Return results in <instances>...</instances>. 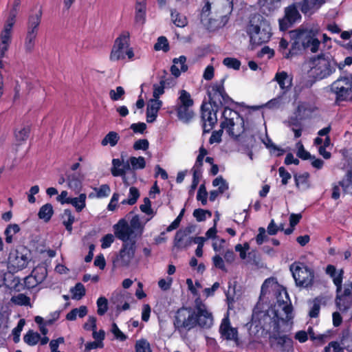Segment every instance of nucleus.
Instances as JSON below:
<instances>
[{"instance_id": "nucleus-1", "label": "nucleus", "mask_w": 352, "mask_h": 352, "mask_svg": "<svg viewBox=\"0 0 352 352\" xmlns=\"http://www.w3.org/2000/svg\"><path fill=\"white\" fill-rule=\"evenodd\" d=\"M226 77L220 80L210 83L206 87V94L208 102L205 100L201 105V120L203 133H208L217 122V112L224 107L222 116L224 120L221 122V129L214 131L209 138V143H220L223 129L228 135L237 138L241 133L245 131L244 119L240 114L230 108V106L236 104L227 94L224 83Z\"/></svg>"}, {"instance_id": "nucleus-2", "label": "nucleus", "mask_w": 352, "mask_h": 352, "mask_svg": "<svg viewBox=\"0 0 352 352\" xmlns=\"http://www.w3.org/2000/svg\"><path fill=\"white\" fill-rule=\"evenodd\" d=\"M317 28H298L289 32L291 51L289 54H300L303 50L309 49L312 53L318 52L320 41L317 38Z\"/></svg>"}, {"instance_id": "nucleus-3", "label": "nucleus", "mask_w": 352, "mask_h": 352, "mask_svg": "<svg viewBox=\"0 0 352 352\" xmlns=\"http://www.w3.org/2000/svg\"><path fill=\"white\" fill-rule=\"evenodd\" d=\"M284 319L278 314V311L274 307H270L267 310H259L256 306L252 315V322L263 330L272 329L274 332L278 333L280 330V322Z\"/></svg>"}, {"instance_id": "nucleus-4", "label": "nucleus", "mask_w": 352, "mask_h": 352, "mask_svg": "<svg viewBox=\"0 0 352 352\" xmlns=\"http://www.w3.org/2000/svg\"><path fill=\"white\" fill-rule=\"evenodd\" d=\"M311 76L315 80L327 78L336 70V60L330 55L324 53L311 58Z\"/></svg>"}, {"instance_id": "nucleus-5", "label": "nucleus", "mask_w": 352, "mask_h": 352, "mask_svg": "<svg viewBox=\"0 0 352 352\" xmlns=\"http://www.w3.org/2000/svg\"><path fill=\"white\" fill-rule=\"evenodd\" d=\"M269 25L261 21L259 24H255L254 20H250L247 27V34L250 37V49L254 50L258 46L267 43L272 36Z\"/></svg>"}, {"instance_id": "nucleus-6", "label": "nucleus", "mask_w": 352, "mask_h": 352, "mask_svg": "<svg viewBox=\"0 0 352 352\" xmlns=\"http://www.w3.org/2000/svg\"><path fill=\"white\" fill-rule=\"evenodd\" d=\"M330 92L335 95V104L352 102V75L339 76L329 85Z\"/></svg>"}, {"instance_id": "nucleus-7", "label": "nucleus", "mask_w": 352, "mask_h": 352, "mask_svg": "<svg viewBox=\"0 0 352 352\" xmlns=\"http://www.w3.org/2000/svg\"><path fill=\"white\" fill-rule=\"evenodd\" d=\"M129 41L130 35L128 32H122L116 38L109 56L111 61L124 60L126 56L129 60H133L134 52L133 48L130 47Z\"/></svg>"}, {"instance_id": "nucleus-8", "label": "nucleus", "mask_w": 352, "mask_h": 352, "mask_svg": "<svg viewBox=\"0 0 352 352\" xmlns=\"http://www.w3.org/2000/svg\"><path fill=\"white\" fill-rule=\"evenodd\" d=\"M173 326L175 331L180 333L196 327L195 311L191 307H186L178 309L173 318Z\"/></svg>"}, {"instance_id": "nucleus-9", "label": "nucleus", "mask_w": 352, "mask_h": 352, "mask_svg": "<svg viewBox=\"0 0 352 352\" xmlns=\"http://www.w3.org/2000/svg\"><path fill=\"white\" fill-rule=\"evenodd\" d=\"M289 269L297 286L307 288L313 285L314 271L304 263L294 262Z\"/></svg>"}, {"instance_id": "nucleus-10", "label": "nucleus", "mask_w": 352, "mask_h": 352, "mask_svg": "<svg viewBox=\"0 0 352 352\" xmlns=\"http://www.w3.org/2000/svg\"><path fill=\"white\" fill-rule=\"evenodd\" d=\"M194 101L189 92L184 89L179 91V96L175 107V111L179 120L185 123H188L195 116L194 111L191 107Z\"/></svg>"}, {"instance_id": "nucleus-11", "label": "nucleus", "mask_w": 352, "mask_h": 352, "mask_svg": "<svg viewBox=\"0 0 352 352\" xmlns=\"http://www.w3.org/2000/svg\"><path fill=\"white\" fill-rule=\"evenodd\" d=\"M301 19V15L296 3L285 8L284 16L278 20L279 29L282 32L287 31L297 21Z\"/></svg>"}, {"instance_id": "nucleus-12", "label": "nucleus", "mask_w": 352, "mask_h": 352, "mask_svg": "<svg viewBox=\"0 0 352 352\" xmlns=\"http://www.w3.org/2000/svg\"><path fill=\"white\" fill-rule=\"evenodd\" d=\"M219 331L221 338L226 340H232L236 346H239L240 339L238 329L231 326L228 314L222 319Z\"/></svg>"}, {"instance_id": "nucleus-13", "label": "nucleus", "mask_w": 352, "mask_h": 352, "mask_svg": "<svg viewBox=\"0 0 352 352\" xmlns=\"http://www.w3.org/2000/svg\"><path fill=\"white\" fill-rule=\"evenodd\" d=\"M136 250V242L135 240H130L129 242H123L122 248L117 256V260L120 262L123 267L129 265L131 260L134 258Z\"/></svg>"}, {"instance_id": "nucleus-14", "label": "nucleus", "mask_w": 352, "mask_h": 352, "mask_svg": "<svg viewBox=\"0 0 352 352\" xmlns=\"http://www.w3.org/2000/svg\"><path fill=\"white\" fill-rule=\"evenodd\" d=\"M347 298H352V282L346 283L344 289L336 292V302L341 311H346L351 305V300H348Z\"/></svg>"}, {"instance_id": "nucleus-15", "label": "nucleus", "mask_w": 352, "mask_h": 352, "mask_svg": "<svg viewBox=\"0 0 352 352\" xmlns=\"http://www.w3.org/2000/svg\"><path fill=\"white\" fill-rule=\"evenodd\" d=\"M113 228L116 236L123 242H129L130 236L134 232L124 219H121Z\"/></svg>"}, {"instance_id": "nucleus-16", "label": "nucleus", "mask_w": 352, "mask_h": 352, "mask_svg": "<svg viewBox=\"0 0 352 352\" xmlns=\"http://www.w3.org/2000/svg\"><path fill=\"white\" fill-rule=\"evenodd\" d=\"M192 226H187L184 229H179L175 233L173 245L177 249L186 248L190 245V237L188 236L192 232Z\"/></svg>"}, {"instance_id": "nucleus-17", "label": "nucleus", "mask_w": 352, "mask_h": 352, "mask_svg": "<svg viewBox=\"0 0 352 352\" xmlns=\"http://www.w3.org/2000/svg\"><path fill=\"white\" fill-rule=\"evenodd\" d=\"M196 327L201 329H210L213 324V316L208 309L195 312Z\"/></svg>"}, {"instance_id": "nucleus-18", "label": "nucleus", "mask_w": 352, "mask_h": 352, "mask_svg": "<svg viewBox=\"0 0 352 352\" xmlns=\"http://www.w3.org/2000/svg\"><path fill=\"white\" fill-rule=\"evenodd\" d=\"M212 186L216 187L219 186L218 190H213L210 192L209 200L210 201H214L219 194H223L227 190H228V184L221 175L218 176L212 181Z\"/></svg>"}, {"instance_id": "nucleus-19", "label": "nucleus", "mask_w": 352, "mask_h": 352, "mask_svg": "<svg viewBox=\"0 0 352 352\" xmlns=\"http://www.w3.org/2000/svg\"><path fill=\"white\" fill-rule=\"evenodd\" d=\"M162 106V102L160 100L151 99L146 108V122L152 123L155 121L159 110Z\"/></svg>"}, {"instance_id": "nucleus-20", "label": "nucleus", "mask_w": 352, "mask_h": 352, "mask_svg": "<svg viewBox=\"0 0 352 352\" xmlns=\"http://www.w3.org/2000/svg\"><path fill=\"white\" fill-rule=\"evenodd\" d=\"M274 80L278 84L283 94H286L292 87V78L289 77L285 71L277 72L275 75Z\"/></svg>"}, {"instance_id": "nucleus-21", "label": "nucleus", "mask_w": 352, "mask_h": 352, "mask_svg": "<svg viewBox=\"0 0 352 352\" xmlns=\"http://www.w3.org/2000/svg\"><path fill=\"white\" fill-rule=\"evenodd\" d=\"M41 9H39L35 14H31L29 16L27 25V33L38 34V27L41 21Z\"/></svg>"}, {"instance_id": "nucleus-22", "label": "nucleus", "mask_w": 352, "mask_h": 352, "mask_svg": "<svg viewBox=\"0 0 352 352\" xmlns=\"http://www.w3.org/2000/svg\"><path fill=\"white\" fill-rule=\"evenodd\" d=\"M135 22L143 25L146 21V1L137 0L135 6Z\"/></svg>"}, {"instance_id": "nucleus-23", "label": "nucleus", "mask_w": 352, "mask_h": 352, "mask_svg": "<svg viewBox=\"0 0 352 352\" xmlns=\"http://www.w3.org/2000/svg\"><path fill=\"white\" fill-rule=\"evenodd\" d=\"M324 2L325 0H302L298 3V6L301 12L307 14H311L314 10H318Z\"/></svg>"}, {"instance_id": "nucleus-24", "label": "nucleus", "mask_w": 352, "mask_h": 352, "mask_svg": "<svg viewBox=\"0 0 352 352\" xmlns=\"http://www.w3.org/2000/svg\"><path fill=\"white\" fill-rule=\"evenodd\" d=\"M123 164V161L120 160V159H113L112 160V165L113 167L111 169V174L113 177H118V176H122L123 177V182L124 184L126 183V179L124 177L125 175V170L126 169L129 168V164H126L124 165V167L122 168H119L120 166H122Z\"/></svg>"}, {"instance_id": "nucleus-25", "label": "nucleus", "mask_w": 352, "mask_h": 352, "mask_svg": "<svg viewBox=\"0 0 352 352\" xmlns=\"http://www.w3.org/2000/svg\"><path fill=\"white\" fill-rule=\"evenodd\" d=\"M29 258L27 254L20 252L19 250L16 251L15 257L12 261V265L16 270H22L28 266Z\"/></svg>"}, {"instance_id": "nucleus-26", "label": "nucleus", "mask_w": 352, "mask_h": 352, "mask_svg": "<svg viewBox=\"0 0 352 352\" xmlns=\"http://www.w3.org/2000/svg\"><path fill=\"white\" fill-rule=\"evenodd\" d=\"M309 177L310 175L308 172L302 174H294V177L296 188L300 190H307L310 187Z\"/></svg>"}, {"instance_id": "nucleus-27", "label": "nucleus", "mask_w": 352, "mask_h": 352, "mask_svg": "<svg viewBox=\"0 0 352 352\" xmlns=\"http://www.w3.org/2000/svg\"><path fill=\"white\" fill-rule=\"evenodd\" d=\"M86 194L81 193L78 197H68L65 201L66 204H71L75 207L77 212H81L86 206Z\"/></svg>"}, {"instance_id": "nucleus-28", "label": "nucleus", "mask_w": 352, "mask_h": 352, "mask_svg": "<svg viewBox=\"0 0 352 352\" xmlns=\"http://www.w3.org/2000/svg\"><path fill=\"white\" fill-rule=\"evenodd\" d=\"M170 17L173 23L178 28H184L188 25L187 17L176 9L170 10Z\"/></svg>"}, {"instance_id": "nucleus-29", "label": "nucleus", "mask_w": 352, "mask_h": 352, "mask_svg": "<svg viewBox=\"0 0 352 352\" xmlns=\"http://www.w3.org/2000/svg\"><path fill=\"white\" fill-rule=\"evenodd\" d=\"M68 187L74 190H80L82 188V179L79 174L73 173L67 176Z\"/></svg>"}, {"instance_id": "nucleus-30", "label": "nucleus", "mask_w": 352, "mask_h": 352, "mask_svg": "<svg viewBox=\"0 0 352 352\" xmlns=\"http://www.w3.org/2000/svg\"><path fill=\"white\" fill-rule=\"evenodd\" d=\"M274 338L276 340V344L280 347L282 351H289L293 348V341L288 336H276Z\"/></svg>"}, {"instance_id": "nucleus-31", "label": "nucleus", "mask_w": 352, "mask_h": 352, "mask_svg": "<svg viewBox=\"0 0 352 352\" xmlns=\"http://www.w3.org/2000/svg\"><path fill=\"white\" fill-rule=\"evenodd\" d=\"M61 219L63 220V224L65 226V229L71 233L72 231V225L75 221L74 216L72 214V212L69 209H65L62 214Z\"/></svg>"}, {"instance_id": "nucleus-32", "label": "nucleus", "mask_w": 352, "mask_h": 352, "mask_svg": "<svg viewBox=\"0 0 352 352\" xmlns=\"http://www.w3.org/2000/svg\"><path fill=\"white\" fill-rule=\"evenodd\" d=\"M54 214V210L51 204H45L42 206L38 211V216L39 219L48 222Z\"/></svg>"}, {"instance_id": "nucleus-33", "label": "nucleus", "mask_w": 352, "mask_h": 352, "mask_svg": "<svg viewBox=\"0 0 352 352\" xmlns=\"http://www.w3.org/2000/svg\"><path fill=\"white\" fill-rule=\"evenodd\" d=\"M140 197V192L136 187L132 186L129 188V198L125 199L121 201L122 205H134Z\"/></svg>"}, {"instance_id": "nucleus-34", "label": "nucleus", "mask_w": 352, "mask_h": 352, "mask_svg": "<svg viewBox=\"0 0 352 352\" xmlns=\"http://www.w3.org/2000/svg\"><path fill=\"white\" fill-rule=\"evenodd\" d=\"M120 140V136L118 133L115 131L109 132L101 142L102 146H107L108 144L111 146H115Z\"/></svg>"}, {"instance_id": "nucleus-35", "label": "nucleus", "mask_w": 352, "mask_h": 352, "mask_svg": "<svg viewBox=\"0 0 352 352\" xmlns=\"http://www.w3.org/2000/svg\"><path fill=\"white\" fill-rule=\"evenodd\" d=\"M339 186L345 192L352 194V170H349L346 173L345 177L339 182Z\"/></svg>"}, {"instance_id": "nucleus-36", "label": "nucleus", "mask_w": 352, "mask_h": 352, "mask_svg": "<svg viewBox=\"0 0 352 352\" xmlns=\"http://www.w3.org/2000/svg\"><path fill=\"white\" fill-rule=\"evenodd\" d=\"M288 41L285 38H282L279 41L278 51L282 54L283 58L286 59H290L297 56V54H289V52L291 51V47L288 49Z\"/></svg>"}, {"instance_id": "nucleus-37", "label": "nucleus", "mask_w": 352, "mask_h": 352, "mask_svg": "<svg viewBox=\"0 0 352 352\" xmlns=\"http://www.w3.org/2000/svg\"><path fill=\"white\" fill-rule=\"evenodd\" d=\"M40 339V334L37 332H34L32 330H29L23 336L24 342L30 346L36 345Z\"/></svg>"}, {"instance_id": "nucleus-38", "label": "nucleus", "mask_w": 352, "mask_h": 352, "mask_svg": "<svg viewBox=\"0 0 352 352\" xmlns=\"http://www.w3.org/2000/svg\"><path fill=\"white\" fill-rule=\"evenodd\" d=\"M70 292L72 294V298L76 300L81 299L86 294L85 286L81 283H76L71 288Z\"/></svg>"}, {"instance_id": "nucleus-39", "label": "nucleus", "mask_w": 352, "mask_h": 352, "mask_svg": "<svg viewBox=\"0 0 352 352\" xmlns=\"http://www.w3.org/2000/svg\"><path fill=\"white\" fill-rule=\"evenodd\" d=\"M332 279L333 284L336 287V292H340L342 291V284L344 277V270L342 269L340 270L338 273L333 274L329 276Z\"/></svg>"}, {"instance_id": "nucleus-40", "label": "nucleus", "mask_w": 352, "mask_h": 352, "mask_svg": "<svg viewBox=\"0 0 352 352\" xmlns=\"http://www.w3.org/2000/svg\"><path fill=\"white\" fill-rule=\"evenodd\" d=\"M30 127L28 126H25L19 131L16 130L14 131V137L16 140L20 142L26 141L30 135Z\"/></svg>"}, {"instance_id": "nucleus-41", "label": "nucleus", "mask_w": 352, "mask_h": 352, "mask_svg": "<svg viewBox=\"0 0 352 352\" xmlns=\"http://www.w3.org/2000/svg\"><path fill=\"white\" fill-rule=\"evenodd\" d=\"M154 50L156 51L163 50L164 52H168L170 47L167 38L163 36H160L157 43L154 45Z\"/></svg>"}, {"instance_id": "nucleus-42", "label": "nucleus", "mask_w": 352, "mask_h": 352, "mask_svg": "<svg viewBox=\"0 0 352 352\" xmlns=\"http://www.w3.org/2000/svg\"><path fill=\"white\" fill-rule=\"evenodd\" d=\"M97 314L99 316H103L108 310V300L104 296H100L98 298L97 302Z\"/></svg>"}, {"instance_id": "nucleus-43", "label": "nucleus", "mask_w": 352, "mask_h": 352, "mask_svg": "<svg viewBox=\"0 0 352 352\" xmlns=\"http://www.w3.org/2000/svg\"><path fill=\"white\" fill-rule=\"evenodd\" d=\"M37 36V34H26L25 39V50L28 53H30L34 50L35 45V40Z\"/></svg>"}, {"instance_id": "nucleus-44", "label": "nucleus", "mask_w": 352, "mask_h": 352, "mask_svg": "<svg viewBox=\"0 0 352 352\" xmlns=\"http://www.w3.org/2000/svg\"><path fill=\"white\" fill-rule=\"evenodd\" d=\"M192 181L189 190L190 195H192L194 192L195 190L197 188L199 183L200 177L201 175V171H200L197 168H192Z\"/></svg>"}, {"instance_id": "nucleus-45", "label": "nucleus", "mask_w": 352, "mask_h": 352, "mask_svg": "<svg viewBox=\"0 0 352 352\" xmlns=\"http://www.w3.org/2000/svg\"><path fill=\"white\" fill-rule=\"evenodd\" d=\"M135 352H152L149 342L146 339H140L135 343Z\"/></svg>"}, {"instance_id": "nucleus-46", "label": "nucleus", "mask_w": 352, "mask_h": 352, "mask_svg": "<svg viewBox=\"0 0 352 352\" xmlns=\"http://www.w3.org/2000/svg\"><path fill=\"white\" fill-rule=\"evenodd\" d=\"M129 162L133 169H143L146 166V161L144 157H131Z\"/></svg>"}, {"instance_id": "nucleus-47", "label": "nucleus", "mask_w": 352, "mask_h": 352, "mask_svg": "<svg viewBox=\"0 0 352 352\" xmlns=\"http://www.w3.org/2000/svg\"><path fill=\"white\" fill-rule=\"evenodd\" d=\"M298 146V151L296 153V155L302 160H307L310 159H314V155H311V153L306 151L304 148L303 144L301 142L297 143Z\"/></svg>"}, {"instance_id": "nucleus-48", "label": "nucleus", "mask_w": 352, "mask_h": 352, "mask_svg": "<svg viewBox=\"0 0 352 352\" xmlns=\"http://www.w3.org/2000/svg\"><path fill=\"white\" fill-rule=\"evenodd\" d=\"M223 64L227 67L239 70L241 67V61L235 58L226 57L223 60Z\"/></svg>"}, {"instance_id": "nucleus-49", "label": "nucleus", "mask_w": 352, "mask_h": 352, "mask_svg": "<svg viewBox=\"0 0 352 352\" xmlns=\"http://www.w3.org/2000/svg\"><path fill=\"white\" fill-rule=\"evenodd\" d=\"M332 336V331L328 330L324 333L316 336V339L313 340L316 345L321 346L327 342Z\"/></svg>"}, {"instance_id": "nucleus-50", "label": "nucleus", "mask_w": 352, "mask_h": 352, "mask_svg": "<svg viewBox=\"0 0 352 352\" xmlns=\"http://www.w3.org/2000/svg\"><path fill=\"white\" fill-rule=\"evenodd\" d=\"M166 80H164L161 78L160 81V85L154 84L153 85V96L154 97L153 99L159 100L158 98L161 95L164 93V89L166 87Z\"/></svg>"}, {"instance_id": "nucleus-51", "label": "nucleus", "mask_w": 352, "mask_h": 352, "mask_svg": "<svg viewBox=\"0 0 352 352\" xmlns=\"http://www.w3.org/2000/svg\"><path fill=\"white\" fill-rule=\"evenodd\" d=\"M25 324V319H20L16 327L12 330L13 341L14 343H18L20 340L21 332Z\"/></svg>"}, {"instance_id": "nucleus-52", "label": "nucleus", "mask_w": 352, "mask_h": 352, "mask_svg": "<svg viewBox=\"0 0 352 352\" xmlns=\"http://www.w3.org/2000/svg\"><path fill=\"white\" fill-rule=\"evenodd\" d=\"M12 301L18 305L28 306L30 305V298L24 294H19L16 296L12 298Z\"/></svg>"}, {"instance_id": "nucleus-53", "label": "nucleus", "mask_w": 352, "mask_h": 352, "mask_svg": "<svg viewBox=\"0 0 352 352\" xmlns=\"http://www.w3.org/2000/svg\"><path fill=\"white\" fill-rule=\"evenodd\" d=\"M208 192L206 190L205 184H201L197 191V199L201 202L203 206L207 204Z\"/></svg>"}, {"instance_id": "nucleus-54", "label": "nucleus", "mask_w": 352, "mask_h": 352, "mask_svg": "<svg viewBox=\"0 0 352 352\" xmlns=\"http://www.w3.org/2000/svg\"><path fill=\"white\" fill-rule=\"evenodd\" d=\"M98 198L107 197L111 192L110 186L108 184H102L99 188H95Z\"/></svg>"}, {"instance_id": "nucleus-55", "label": "nucleus", "mask_w": 352, "mask_h": 352, "mask_svg": "<svg viewBox=\"0 0 352 352\" xmlns=\"http://www.w3.org/2000/svg\"><path fill=\"white\" fill-rule=\"evenodd\" d=\"M125 91L121 86L116 87V90L111 89L109 91V97L113 101H118L121 100L124 95Z\"/></svg>"}, {"instance_id": "nucleus-56", "label": "nucleus", "mask_w": 352, "mask_h": 352, "mask_svg": "<svg viewBox=\"0 0 352 352\" xmlns=\"http://www.w3.org/2000/svg\"><path fill=\"white\" fill-rule=\"evenodd\" d=\"M320 310V300L316 298L313 301V305L309 311L310 318H317L319 316Z\"/></svg>"}, {"instance_id": "nucleus-57", "label": "nucleus", "mask_w": 352, "mask_h": 352, "mask_svg": "<svg viewBox=\"0 0 352 352\" xmlns=\"http://www.w3.org/2000/svg\"><path fill=\"white\" fill-rule=\"evenodd\" d=\"M40 280L36 279L35 276L30 274L24 278V285L28 289H32L35 287Z\"/></svg>"}, {"instance_id": "nucleus-58", "label": "nucleus", "mask_w": 352, "mask_h": 352, "mask_svg": "<svg viewBox=\"0 0 352 352\" xmlns=\"http://www.w3.org/2000/svg\"><path fill=\"white\" fill-rule=\"evenodd\" d=\"M278 174L281 177V183L283 185H287L288 181L291 179V174L283 166L278 168Z\"/></svg>"}, {"instance_id": "nucleus-59", "label": "nucleus", "mask_w": 352, "mask_h": 352, "mask_svg": "<svg viewBox=\"0 0 352 352\" xmlns=\"http://www.w3.org/2000/svg\"><path fill=\"white\" fill-rule=\"evenodd\" d=\"M149 142L146 139H140L135 142L133 148L135 151L143 150L146 151L148 148Z\"/></svg>"}, {"instance_id": "nucleus-60", "label": "nucleus", "mask_w": 352, "mask_h": 352, "mask_svg": "<svg viewBox=\"0 0 352 352\" xmlns=\"http://www.w3.org/2000/svg\"><path fill=\"white\" fill-rule=\"evenodd\" d=\"M213 265L216 268L220 269L223 272H227L223 259L218 254L212 257Z\"/></svg>"}, {"instance_id": "nucleus-61", "label": "nucleus", "mask_w": 352, "mask_h": 352, "mask_svg": "<svg viewBox=\"0 0 352 352\" xmlns=\"http://www.w3.org/2000/svg\"><path fill=\"white\" fill-rule=\"evenodd\" d=\"M210 10H211V3L209 1V0H206L204 6H203V8L201 9V13H200V17H201V21L207 19V18L208 17V16L210 14Z\"/></svg>"}, {"instance_id": "nucleus-62", "label": "nucleus", "mask_w": 352, "mask_h": 352, "mask_svg": "<svg viewBox=\"0 0 352 352\" xmlns=\"http://www.w3.org/2000/svg\"><path fill=\"white\" fill-rule=\"evenodd\" d=\"M141 211L146 214H151L153 209L151 208V201L148 197L144 199V204L140 205Z\"/></svg>"}, {"instance_id": "nucleus-63", "label": "nucleus", "mask_w": 352, "mask_h": 352, "mask_svg": "<svg viewBox=\"0 0 352 352\" xmlns=\"http://www.w3.org/2000/svg\"><path fill=\"white\" fill-rule=\"evenodd\" d=\"M114 241V237L111 234L104 235L101 239V248L102 249L108 248L111 246Z\"/></svg>"}, {"instance_id": "nucleus-64", "label": "nucleus", "mask_w": 352, "mask_h": 352, "mask_svg": "<svg viewBox=\"0 0 352 352\" xmlns=\"http://www.w3.org/2000/svg\"><path fill=\"white\" fill-rule=\"evenodd\" d=\"M130 128L135 133L142 134L146 129V124L144 122L133 123L131 125Z\"/></svg>"}]
</instances>
